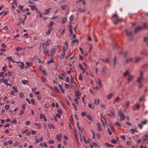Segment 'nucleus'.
<instances>
[{
	"label": "nucleus",
	"mask_w": 148,
	"mask_h": 148,
	"mask_svg": "<svg viewBox=\"0 0 148 148\" xmlns=\"http://www.w3.org/2000/svg\"><path fill=\"white\" fill-rule=\"evenodd\" d=\"M118 114L120 119L119 120V121L124 120L125 118V115L122 112L121 110H119L118 111Z\"/></svg>",
	"instance_id": "f257e3e1"
},
{
	"label": "nucleus",
	"mask_w": 148,
	"mask_h": 148,
	"mask_svg": "<svg viewBox=\"0 0 148 148\" xmlns=\"http://www.w3.org/2000/svg\"><path fill=\"white\" fill-rule=\"evenodd\" d=\"M51 41L50 39H48L45 42L43 43V48L44 47H46L48 46H49L51 44Z\"/></svg>",
	"instance_id": "f03ea898"
},
{
	"label": "nucleus",
	"mask_w": 148,
	"mask_h": 148,
	"mask_svg": "<svg viewBox=\"0 0 148 148\" xmlns=\"http://www.w3.org/2000/svg\"><path fill=\"white\" fill-rule=\"evenodd\" d=\"M143 71H140V76L138 78L137 82L140 83V82L143 79Z\"/></svg>",
	"instance_id": "7ed1b4c3"
},
{
	"label": "nucleus",
	"mask_w": 148,
	"mask_h": 148,
	"mask_svg": "<svg viewBox=\"0 0 148 148\" xmlns=\"http://www.w3.org/2000/svg\"><path fill=\"white\" fill-rule=\"evenodd\" d=\"M113 17H116V21L114 22V23L115 25L117 24L118 22H119L121 21V19L119 18V17L116 14H114L113 15Z\"/></svg>",
	"instance_id": "20e7f679"
},
{
	"label": "nucleus",
	"mask_w": 148,
	"mask_h": 148,
	"mask_svg": "<svg viewBox=\"0 0 148 148\" xmlns=\"http://www.w3.org/2000/svg\"><path fill=\"white\" fill-rule=\"evenodd\" d=\"M125 31L127 35L129 38L130 39L132 40V32H129L128 31L126 30H125Z\"/></svg>",
	"instance_id": "39448f33"
},
{
	"label": "nucleus",
	"mask_w": 148,
	"mask_h": 148,
	"mask_svg": "<svg viewBox=\"0 0 148 148\" xmlns=\"http://www.w3.org/2000/svg\"><path fill=\"white\" fill-rule=\"evenodd\" d=\"M147 123V121L146 120H145L141 122V124H138V126L139 127V128L140 129H142V128L143 127L142 124L145 125Z\"/></svg>",
	"instance_id": "423d86ee"
},
{
	"label": "nucleus",
	"mask_w": 148,
	"mask_h": 148,
	"mask_svg": "<svg viewBox=\"0 0 148 148\" xmlns=\"http://www.w3.org/2000/svg\"><path fill=\"white\" fill-rule=\"evenodd\" d=\"M19 63H20V64H19V66H20L21 68L22 69H23L24 68H26L28 66H27V65L26 66H24V64L22 62H19Z\"/></svg>",
	"instance_id": "0eeeda50"
},
{
	"label": "nucleus",
	"mask_w": 148,
	"mask_h": 148,
	"mask_svg": "<svg viewBox=\"0 0 148 148\" xmlns=\"http://www.w3.org/2000/svg\"><path fill=\"white\" fill-rule=\"evenodd\" d=\"M86 10L85 8H84L83 9H82L81 8H79L77 11L78 13L77 15H78V13L79 12L81 13L85 12Z\"/></svg>",
	"instance_id": "6e6552de"
},
{
	"label": "nucleus",
	"mask_w": 148,
	"mask_h": 148,
	"mask_svg": "<svg viewBox=\"0 0 148 148\" xmlns=\"http://www.w3.org/2000/svg\"><path fill=\"white\" fill-rule=\"evenodd\" d=\"M97 129L99 132H101L102 131V129L101 128V125L99 123H97Z\"/></svg>",
	"instance_id": "1a4fd4ad"
},
{
	"label": "nucleus",
	"mask_w": 148,
	"mask_h": 148,
	"mask_svg": "<svg viewBox=\"0 0 148 148\" xmlns=\"http://www.w3.org/2000/svg\"><path fill=\"white\" fill-rule=\"evenodd\" d=\"M142 28V27L141 26H138L136 27L135 29L134 33H136L139 32L140 30Z\"/></svg>",
	"instance_id": "9d476101"
},
{
	"label": "nucleus",
	"mask_w": 148,
	"mask_h": 148,
	"mask_svg": "<svg viewBox=\"0 0 148 148\" xmlns=\"http://www.w3.org/2000/svg\"><path fill=\"white\" fill-rule=\"evenodd\" d=\"M130 62H134V60L132 58H130L126 60L125 63L126 64Z\"/></svg>",
	"instance_id": "9b49d317"
},
{
	"label": "nucleus",
	"mask_w": 148,
	"mask_h": 148,
	"mask_svg": "<svg viewBox=\"0 0 148 148\" xmlns=\"http://www.w3.org/2000/svg\"><path fill=\"white\" fill-rule=\"evenodd\" d=\"M62 136V134H60V135H57L56 136V138L58 141L61 140V138Z\"/></svg>",
	"instance_id": "f8f14e48"
},
{
	"label": "nucleus",
	"mask_w": 148,
	"mask_h": 148,
	"mask_svg": "<svg viewBox=\"0 0 148 148\" xmlns=\"http://www.w3.org/2000/svg\"><path fill=\"white\" fill-rule=\"evenodd\" d=\"M141 58L140 57H136L135 58V60H134V63H137L140 61L141 60Z\"/></svg>",
	"instance_id": "ddd939ff"
},
{
	"label": "nucleus",
	"mask_w": 148,
	"mask_h": 148,
	"mask_svg": "<svg viewBox=\"0 0 148 148\" xmlns=\"http://www.w3.org/2000/svg\"><path fill=\"white\" fill-rule=\"evenodd\" d=\"M51 10V8H49L47 9H45L44 10V14H48L49 13Z\"/></svg>",
	"instance_id": "4468645a"
},
{
	"label": "nucleus",
	"mask_w": 148,
	"mask_h": 148,
	"mask_svg": "<svg viewBox=\"0 0 148 148\" xmlns=\"http://www.w3.org/2000/svg\"><path fill=\"white\" fill-rule=\"evenodd\" d=\"M129 77L127 79V81L128 82H130L132 79L134 77V76L133 75H130Z\"/></svg>",
	"instance_id": "2eb2a0df"
},
{
	"label": "nucleus",
	"mask_w": 148,
	"mask_h": 148,
	"mask_svg": "<svg viewBox=\"0 0 148 148\" xmlns=\"http://www.w3.org/2000/svg\"><path fill=\"white\" fill-rule=\"evenodd\" d=\"M113 95L112 93H110L106 96V99H111L113 96Z\"/></svg>",
	"instance_id": "dca6fc26"
},
{
	"label": "nucleus",
	"mask_w": 148,
	"mask_h": 148,
	"mask_svg": "<svg viewBox=\"0 0 148 148\" xmlns=\"http://www.w3.org/2000/svg\"><path fill=\"white\" fill-rule=\"evenodd\" d=\"M99 99H95L94 101V104L95 105H98V104H99Z\"/></svg>",
	"instance_id": "f3484780"
},
{
	"label": "nucleus",
	"mask_w": 148,
	"mask_h": 148,
	"mask_svg": "<svg viewBox=\"0 0 148 148\" xmlns=\"http://www.w3.org/2000/svg\"><path fill=\"white\" fill-rule=\"evenodd\" d=\"M86 117L90 121H92L93 120L90 114H88L86 116Z\"/></svg>",
	"instance_id": "a211bd4d"
},
{
	"label": "nucleus",
	"mask_w": 148,
	"mask_h": 148,
	"mask_svg": "<svg viewBox=\"0 0 148 148\" xmlns=\"http://www.w3.org/2000/svg\"><path fill=\"white\" fill-rule=\"evenodd\" d=\"M130 74L129 73L128 71H127L125 72H124L123 73V75L124 77H125L127 76H130Z\"/></svg>",
	"instance_id": "6ab92c4d"
},
{
	"label": "nucleus",
	"mask_w": 148,
	"mask_h": 148,
	"mask_svg": "<svg viewBox=\"0 0 148 148\" xmlns=\"http://www.w3.org/2000/svg\"><path fill=\"white\" fill-rule=\"evenodd\" d=\"M23 6L19 5V8L20 9V10L21 11L23 12H25V9H23Z\"/></svg>",
	"instance_id": "aec40b11"
},
{
	"label": "nucleus",
	"mask_w": 148,
	"mask_h": 148,
	"mask_svg": "<svg viewBox=\"0 0 148 148\" xmlns=\"http://www.w3.org/2000/svg\"><path fill=\"white\" fill-rule=\"evenodd\" d=\"M40 145L42 147H47V144L43 142L40 143Z\"/></svg>",
	"instance_id": "412c9836"
},
{
	"label": "nucleus",
	"mask_w": 148,
	"mask_h": 148,
	"mask_svg": "<svg viewBox=\"0 0 148 148\" xmlns=\"http://www.w3.org/2000/svg\"><path fill=\"white\" fill-rule=\"evenodd\" d=\"M29 6L31 7L32 9L33 10H34L36 9V6L35 5H32L30 4Z\"/></svg>",
	"instance_id": "4be33fe9"
},
{
	"label": "nucleus",
	"mask_w": 148,
	"mask_h": 148,
	"mask_svg": "<svg viewBox=\"0 0 148 148\" xmlns=\"http://www.w3.org/2000/svg\"><path fill=\"white\" fill-rule=\"evenodd\" d=\"M98 81L97 82V84H98L99 86L100 87L102 86V84L100 79L99 78H98Z\"/></svg>",
	"instance_id": "5701e85b"
},
{
	"label": "nucleus",
	"mask_w": 148,
	"mask_h": 148,
	"mask_svg": "<svg viewBox=\"0 0 148 148\" xmlns=\"http://www.w3.org/2000/svg\"><path fill=\"white\" fill-rule=\"evenodd\" d=\"M52 30L51 28H50L48 29L47 31L46 32V34L47 35H49L50 34Z\"/></svg>",
	"instance_id": "b1692460"
},
{
	"label": "nucleus",
	"mask_w": 148,
	"mask_h": 148,
	"mask_svg": "<svg viewBox=\"0 0 148 148\" xmlns=\"http://www.w3.org/2000/svg\"><path fill=\"white\" fill-rule=\"evenodd\" d=\"M127 52H125L123 53L121 51V52H119V54H123L125 57H126L127 55Z\"/></svg>",
	"instance_id": "393cba45"
},
{
	"label": "nucleus",
	"mask_w": 148,
	"mask_h": 148,
	"mask_svg": "<svg viewBox=\"0 0 148 148\" xmlns=\"http://www.w3.org/2000/svg\"><path fill=\"white\" fill-rule=\"evenodd\" d=\"M48 127L49 128V129H51V128H52L53 129H55L54 127V126L52 124H48Z\"/></svg>",
	"instance_id": "a878e982"
},
{
	"label": "nucleus",
	"mask_w": 148,
	"mask_h": 148,
	"mask_svg": "<svg viewBox=\"0 0 148 148\" xmlns=\"http://www.w3.org/2000/svg\"><path fill=\"white\" fill-rule=\"evenodd\" d=\"M117 58L115 56L114 60V66H116V64Z\"/></svg>",
	"instance_id": "bb28decb"
},
{
	"label": "nucleus",
	"mask_w": 148,
	"mask_h": 148,
	"mask_svg": "<svg viewBox=\"0 0 148 148\" xmlns=\"http://www.w3.org/2000/svg\"><path fill=\"white\" fill-rule=\"evenodd\" d=\"M120 99V98L118 97L116 98L114 100V101L113 102V103L114 104H115L117 101L119 100Z\"/></svg>",
	"instance_id": "cd10ccee"
},
{
	"label": "nucleus",
	"mask_w": 148,
	"mask_h": 148,
	"mask_svg": "<svg viewBox=\"0 0 148 148\" xmlns=\"http://www.w3.org/2000/svg\"><path fill=\"white\" fill-rule=\"evenodd\" d=\"M67 18H64L62 19V23L63 24L65 23L67 21Z\"/></svg>",
	"instance_id": "c85d7f7f"
},
{
	"label": "nucleus",
	"mask_w": 148,
	"mask_h": 148,
	"mask_svg": "<svg viewBox=\"0 0 148 148\" xmlns=\"http://www.w3.org/2000/svg\"><path fill=\"white\" fill-rule=\"evenodd\" d=\"M54 62V58L51 59V60H49L47 62V63L48 64H49L51 63H53Z\"/></svg>",
	"instance_id": "c756f323"
},
{
	"label": "nucleus",
	"mask_w": 148,
	"mask_h": 148,
	"mask_svg": "<svg viewBox=\"0 0 148 148\" xmlns=\"http://www.w3.org/2000/svg\"><path fill=\"white\" fill-rule=\"evenodd\" d=\"M41 79L43 82H46L47 81L46 78L44 77H41Z\"/></svg>",
	"instance_id": "7c9ffc66"
},
{
	"label": "nucleus",
	"mask_w": 148,
	"mask_h": 148,
	"mask_svg": "<svg viewBox=\"0 0 148 148\" xmlns=\"http://www.w3.org/2000/svg\"><path fill=\"white\" fill-rule=\"evenodd\" d=\"M54 23H55L54 22H51L49 24V28H51V27H52L53 26V25L54 24Z\"/></svg>",
	"instance_id": "2f4dec72"
},
{
	"label": "nucleus",
	"mask_w": 148,
	"mask_h": 148,
	"mask_svg": "<svg viewBox=\"0 0 148 148\" xmlns=\"http://www.w3.org/2000/svg\"><path fill=\"white\" fill-rule=\"evenodd\" d=\"M115 125L116 126H119L120 127H121V124L120 123H119V122H116L115 123Z\"/></svg>",
	"instance_id": "473e14b6"
},
{
	"label": "nucleus",
	"mask_w": 148,
	"mask_h": 148,
	"mask_svg": "<svg viewBox=\"0 0 148 148\" xmlns=\"http://www.w3.org/2000/svg\"><path fill=\"white\" fill-rule=\"evenodd\" d=\"M46 47H44V48H43L44 49L43 50V52L44 54L48 53V51L46 49Z\"/></svg>",
	"instance_id": "72a5a7b5"
},
{
	"label": "nucleus",
	"mask_w": 148,
	"mask_h": 148,
	"mask_svg": "<svg viewBox=\"0 0 148 148\" xmlns=\"http://www.w3.org/2000/svg\"><path fill=\"white\" fill-rule=\"evenodd\" d=\"M130 133L132 134H134L136 131L134 129H131L130 130Z\"/></svg>",
	"instance_id": "f704fd0d"
},
{
	"label": "nucleus",
	"mask_w": 148,
	"mask_h": 148,
	"mask_svg": "<svg viewBox=\"0 0 148 148\" xmlns=\"http://www.w3.org/2000/svg\"><path fill=\"white\" fill-rule=\"evenodd\" d=\"M88 106L89 108L92 109H93L94 108V107L91 104H89Z\"/></svg>",
	"instance_id": "c9c22d12"
},
{
	"label": "nucleus",
	"mask_w": 148,
	"mask_h": 148,
	"mask_svg": "<svg viewBox=\"0 0 148 148\" xmlns=\"http://www.w3.org/2000/svg\"><path fill=\"white\" fill-rule=\"evenodd\" d=\"M26 64H27V66H30L32 65V63L31 62H26Z\"/></svg>",
	"instance_id": "e433bc0d"
},
{
	"label": "nucleus",
	"mask_w": 148,
	"mask_h": 148,
	"mask_svg": "<svg viewBox=\"0 0 148 148\" xmlns=\"http://www.w3.org/2000/svg\"><path fill=\"white\" fill-rule=\"evenodd\" d=\"M28 83V82L27 80H23L22 81V83L23 84H24V85H25L27 83Z\"/></svg>",
	"instance_id": "4c0bfd02"
},
{
	"label": "nucleus",
	"mask_w": 148,
	"mask_h": 148,
	"mask_svg": "<svg viewBox=\"0 0 148 148\" xmlns=\"http://www.w3.org/2000/svg\"><path fill=\"white\" fill-rule=\"evenodd\" d=\"M59 86L60 87V89L61 90V91L62 92L64 93V90L63 88H62V87L61 85L60 84L59 85Z\"/></svg>",
	"instance_id": "58836bf2"
},
{
	"label": "nucleus",
	"mask_w": 148,
	"mask_h": 148,
	"mask_svg": "<svg viewBox=\"0 0 148 148\" xmlns=\"http://www.w3.org/2000/svg\"><path fill=\"white\" fill-rule=\"evenodd\" d=\"M19 96L21 98H24V94L23 93H20L19 94Z\"/></svg>",
	"instance_id": "ea45409f"
},
{
	"label": "nucleus",
	"mask_w": 148,
	"mask_h": 148,
	"mask_svg": "<svg viewBox=\"0 0 148 148\" xmlns=\"http://www.w3.org/2000/svg\"><path fill=\"white\" fill-rule=\"evenodd\" d=\"M144 41L146 43L147 45H148V38L145 37L144 39Z\"/></svg>",
	"instance_id": "a19ab883"
},
{
	"label": "nucleus",
	"mask_w": 148,
	"mask_h": 148,
	"mask_svg": "<svg viewBox=\"0 0 148 148\" xmlns=\"http://www.w3.org/2000/svg\"><path fill=\"white\" fill-rule=\"evenodd\" d=\"M65 54V52L64 51H62V53L61 54V56L62 57V58L64 59V58L63 57Z\"/></svg>",
	"instance_id": "79ce46f5"
},
{
	"label": "nucleus",
	"mask_w": 148,
	"mask_h": 148,
	"mask_svg": "<svg viewBox=\"0 0 148 148\" xmlns=\"http://www.w3.org/2000/svg\"><path fill=\"white\" fill-rule=\"evenodd\" d=\"M3 83L5 84L6 86L9 85V84L8 82L7 79H5L4 80L3 82Z\"/></svg>",
	"instance_id": "37998d69"
},
{
	"label": "nucleus",
	"mask_w": 148,
	"mask_h": 148,
	"mask_svg": "<svg viewBox=\"0 0 148 148\" xmlns=\"http://www.w3.org/2000/svg\"><path fill=\"white\" fill-rule=\"evenodd\" d=\"M105 144L106 146L108 147H113V146H112V145L107 143H106Z\"/></svg>",
	"instance_id": "c03bdc74"
},
{
	"label": "nucleus",
	"mask_w": 148,
	"mask_h": 148,
	"mask_svg": "<svg viewBox=\"0 0 148 148\" xmlns=\"http://www.w3.org/2000/svg\"><path fill=\"white\" fill-rule=\"evenodd\" d=\"M10 105H6L5 106V109L6 110H8L10 108Z\"/></svg>",
	"instance_id": "a18cd8bd"
},
{
	"label": "nucleus",
	"mask_w": 148,
	"mask_h": 148,
	"mask_svg": "<svg viewBox=\"0 0 148 148\" xmlns=\"http://www.w3.org/2000/svg\"><path fill=\"white\" fill-rule=\"evenodd\" d=\"M13 4H14L17 7V0H13Z\"/></svg>",
	"instance_id": "49530a36"
},
{
	"label": "nucleus",
	"mask_w": 148,
	"mask_h": 148,
	"mask_svg": "<svg viewBox=\"0 0 148 148\" xmlns=\"http://www.w3.org/2000/svg\"><path fill=\"white\" fill-rule=\"evenodd\" d=\"M68 49V47H64L62 49V51L66 52V51H67Z\"/></svg>",
	"instance_id": "de8ad7c7"
},
{
	"label": "nucleus",
	"mask_w": 148,
	"mask_h": 148,
	"mask_svg": "<svg viewBox=\"0 0 148 148\" xmlns=\"http://www.w3.org/2000/svg\"><path fill=\"white\" fill-rule=\"evenodd\" d=\"M69 19L71 21L70 23L73 21V16L71 15L69 17Z\"/></svg>",
	"instance_id": "09e8293b"
},
{
	"label": "nucleus",
	"mask_w": 148,
	"mask_h": 148,
	"mask_svg": "<svg viewBox=\"0 0 148 148\" xmlns=\"http://www.w3.org/2000/svg\"><path fill=\"white\" fill-rule=\"evenodd\" d=\"M56 50V48H53V49H52L51 51V53L54 54V53H55Z\"/></svg>",
	"instance_id": "8fccbe9b"
},
{
	"label": "nucleus",
	"mask_w": 148,
	"mask_h": 148,
	"mask_svg": "<svg viewBox=\"0 0 148 148\" xmlns=\"http://www.w3.org/2000/svg\"><path fill=\"white\" fill-rule=\"evenodd\" d=\"M70 87V84H65V87L67 89H69Z\"/></svg>",
	"instance_id": "3c124183"
},
{
	"label": "nucleus",
	"mask_w": 148,
	"mask_h": 148,
	"mask_svg": "<svg viewBox=\"0 0 148 148\" xmlns=\"http://www.w3.org/2000/svg\"><path fill=\"white\" fill-rule=\"evenodd\" d=\"M24 111L23 110H21L20 111V112L19 114V115L21 116L24 114Z\"/></svg>",
	"instance_id": "603ef678"
},
{
	"label": "nucleus",
	"mask_w": 148,
	"mask_h": 148,
	"mask_svg": "<svg viewBox=\"0 0 148 148\" xmlns=\"http://www.w3.org/2000/svg\"><path fill=\"white\" fill-rule=\"evenodd\" d=\"M91 132H92V138L93 139H95V133L92 130H91Z\"/></svg>",
	"instance_id": "864d4df0"
},
{
	"label": "nucleus",
	"mask_w": 148,
	"mask_h": 148,
	"mask_svg": "<svg viewBox=\"0 0 148 148\" xmlns=\"http://www.w3.org/2000/svg\"><path fill=\"white\" fill-rule=\"evenodd\" d=\"M145 96L144 95H143V96L141 97L139 99V101H142L145 98Z\"/></svg>",
	"instance_id": "5fc2aeb1"
},
{
	"label": "nucleus",
	"mask_w": 148,
	"mask_h": 148,
	"mask_svg": "<svg viewBox=\"0 0 148 148\" xmlns=\"http://www.w3.org/2000/svg\"><path fill=\"white\" fill-rule=\"evenodd\" d=\"M42 73H43L45 75H47V73L46 72V71H45V70L44 69L42 70Z\"/></svg>",
	"instance_id": "6e6d98bb"
},
{
	"label": "nucleus",
	"mask_w": 148,
	"mask_h": 148,
	"mask_svg": "<svg viewBox=\"0 0 148 148\" xmlns=\"http://www.w3.org/2000/svg\"><path fill=\"white\" fill-rule=\"evenodd\" d=\"M79 66L81 70H82V69H84L82 65L81 64H79Z\"/></svg>",
	"instance_id": "4d7b16f0"
},
{
	"label": "nucleus",
	"mask_w": 148,
	"mask_h": 148,
	"mask_svg": "<svg viewBox=\"0 0 148 148\" xmlns=\"http://www.w3.org/2000/svg\"><path fill=\"white\" fill-rule=\"evenodd\" d=\"M81 116H86V113L84 112H81Z\"/></svg>",
	"instance_id": "13d9d810"
},
{
	"label": "nucleus",
	"mask_w": 148,
	"mask_h": 148,
	"mask_svg": "<svg viewBox=\"0 0 148 148\" xmlns=\"http://www.w3.org/2000/svg\"><path fill=\"white\" fill-rule=\"evenodd\" d=\"M135 106L136 108V109L138 110V109L140 107V106L139 104H136L135 105Z\"/></svg>",
	"instance_id": "bf43d9fd"
},
{
	"label": "nucleus",
	"mask_w": 148,
	"mask_h": 148,
	"mask_svg": "<svg viewBox=\"0 0 148 148\" xmlns=\"http://www.w3.org/2000/svg\"><path fill=\"white\" fill-rule=\"evenodd\" d=\"M16 7H16V5H14V4H13L12 5V10H14L15 9V8Z\"/></svg>",
	"instance_id": "052dcab7"
},
{
	"label": "nucleus",
	"mask_w": 148,
	"mask_h": 148,
	"mask_svg": "<svg viewBox=\"0 0 148 148\" xmlns=\"http://www.w3.org/2000/svg\"><path fill=\"white\" fill-rule=\"evenodd\" d=\"M65 81L67 82H69V78L68 77H66Z\"/></svg>",
	"instance_id": "680f3d73"
},
{
	"label": "nucleus",
	"mask_w": 148,
	"mask_h": 148,
	"mask_svg": "<svg viewBox=\"0 0 148 148\" xmlns=\"http://www.w3.org/2000/svg\"><path fill=\"white\" fill-rule=\"evenodd\" d=\"M72 26H71V27L69 28L70 34L71 35L73 34V31L71 29Z\"/></svg>",
	"instance_id": "e2e57ef3"
},
{
	"label": "nucleus",
	"mask_w": 148,
	"mask_h": 148,
	"mask_svg": "<svg viewBox=\"0 0 148 148\" xmlns=\"http://www.w3.org/2000/svg\"><path fill=\"white\" fill-rule=\"evenodd\" d=\"M142 67L143 68H147L148 67V63L145 64L143 66H142Z\"/></svg>",
	"instance_id": "0e129e2a"
},
{
	"label": "nucleus",
	"mask_w": 148,
	"mask_h": 148,
	"mask_svg": "<svg viewBox=\"0 0 148 148\" xmlns=\"http://www.w3.org/2000/svg\"><path fill=\"white\" fill-rule=\"evenodd\" d=\"M48 143L49 144H53L54 143V141L52 140H49L48 141Z\"/></svg>",
	"instance_id": "69168bd1"
},
{
	"label": "nucleus",
	"mask_w": 148,
	"mask_h": 148,
	"mask_svg": "<svg viewBox=\"0 0 148 148\" xmlns=\"http://www.w3.org/2000/svg\"><path fill=\"white\" fill-rule=\"evenodd\" d=\"M17 123V121H16V119H13L12 121H11V123Z\"/></svg>",
	"instance_id": "338daca9"
},
{
	"label": "nucleus",
	"mask_w": 148,
	"mask_h": 148,
	"mask_svg": "<svg viewBox=\"0 0 148 148\" xmlns=\"http://www.w3.org/2000/svg\"><path fill=\"white\" fill-rule=\"evenodd\" d=\"M117 148H125L124 147L121 145H119L117 147Z\"/></svg>",
	"instance_id": "774afa93"
}]
</instances>
